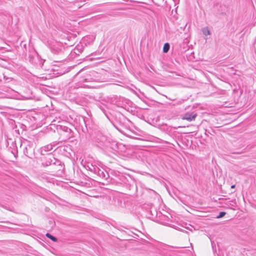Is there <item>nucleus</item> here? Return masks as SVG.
Segmentation results:
<instances>
[{
    "instance_id": "nucleus-1",
    "label": "nucleus",
    "mask_w": 256,
    "mask_h": 256,
    "mask_svg": "<svg viewBox=\"0 0 256 256\" xmlns=\"http://www.w3.org/2000/svg\"><path fill=\"white\" fill-rule=\"evenodd\" d=\"M60 134L61 136H64V140H68L72 138L73 136L72 132L68 127L66 126H60Z\"/></svg>"
},
{
    "instance_id": "nucleus-2",
    "label": "nucleus",
    "mask_w": 256,
    "mask_h": 256,
    "mask_svg": "<svg viewBox=\"0 0 256 256\" xmlns=\"http://www.w3.org/2000/svg\"><path fill=\"white\" fill-rule=\"evenodd\" d=\"M197 114L194 112H187L183 114L182 118L188 122H192L194 120Z\"/></svg>"
},
{
    "instance_id": "nucleus-3",
    "label": "nucleus",
    "mask_w": 256,
    "mask_h": 256,
    "mask_svg": "<svg viewBox=\"0 0 256 256\" xmlns=\"http://www.w3.org/2000/svg\"><path fill=\"white\" fill-rule=\"evenodd\" d=\"M52 52L54 54H58L62 49V44L61 42H56L54 44L51 46Z\"/></svg>"
},
{
    "instance_id": "nucleus-4",
    "label": "nucleus",
    "mask_w": 256,
    "mask_h": 256,
    "mask_svg": "<svg viewBox=\"0 0 256 256\" xmlns=\"http://www.w3.org/2000/svg\"><path fill=\"white\" fill-rule=\"evenodd\" d=\"M96 174L104 180H107L108 178V172L102 168L100 169Z\"/></svg>"
},
{
    "instance_id": "nucleus-5",
    "label": "nucleus",
    "mask_w": 256,
    "mask_h": 256,
    "mask_svg": "<svg viewBox=\"0 0 256 256\" xmlns=\"http://www.w3.org/2000/svg\"><path fill=\"white\" fill-rule=\"evenodd\" d=\"M53 149V145L49 144L41 148V154L43 155L45 154V152H49Z\"/></svg>"
},
{
    "instance_id": "nucleus-6",
    "label": "nucleus",
    "mask_w": 256,
    "mask_h": 256,
    "mask_svg": "<svg viewBox=\"0 0 256 256\" xmlns=\"http://www.w3.org/2000/svg\"><path fill=\"white\" fill-rule=\"evenodd\" d=\"M100 168V164H98V165H96V164H93L92 172L95 174H96Z\"/></svg>"
},
{
    "instance_id": "nucleus-7",
    "label": "nucleus",
    "mask_w": 256,
    "mask_h": 256,
    "mask_svg": "<svg viewBox=\"0 0 256 256\" xmlns=\"http://www.w3.org/2000/svg\"><path fill=\"white\" fill-rule=\"evenodd\" d=\"M202 34L205 36L210 34V32L208 27L202 28Z\"/></svg>"
},
{
    "instance_id": "nucleus-8",
    "label": "nucleus",
    "mask_w": 256,
    "mask_h": 256,
    "mask_svg": "<svg viewBox=\"0 0 256 256\" xmlns=\"http://www.w3.org/2000/svg\"><path fill=\"white\" fill-rule=\"evenodd\" d=\"M46 237H48V238H49L50 239L52 240L53 242H56L57 241V238L55 236L51 235L49 233H47L46 234Z\"/></svg>"
},
{
    "instance_id": "nucleus-9",
    "label": "nucleus",
    "mask_w": 256,
    "mask_h": 256,
    "mask_svg": "<svg viewBox=\"0 0 256 256\" xmlns=\"http://www.w3.org/2000/svg\"><path fill=\"white\" fill-rule=\"evenodd\" d=\"M170 49V44L168 43H166L163 47V52H167Z\"/></svg>"
},
{
    "instance_id": "nucleus-10",
    "label": "nucleus",
    "mask_w": 256,
    "mask_h": 256,
    "mask_svg": "<svg viewBox=\"0 0 256 256\" xmlns=\"http://www.w3.org/2000/svg\"><path fill=\"white\" fill-rule=\"evenodd\" d=\"M226 213L224 212H221L219 214L216 216L217 218H222L226 215Z\"/></svg>"
},
{
    "instance_id": "nucleus-11",
    "label": "nucleus",
    "mask_w": 256,
    "mask_h": 256,
    "mask_svg": "<svg viewBox=\"0 0 256 256\" xmlns=\"http://www.w3.org/2000/svg\"><path fill=\"white\" fill-rule=\"evenodd\" d=\"M163 218H162V220H166L168 222H171V220H170V218H172V216H170V218L168 217V216H162Z\"/></svg>"
},
{
    "instance_id": "nucleus-12",
    "label": "nucleus",
    "mask_w": 256,
    "mask_h": 256,
    "mask_svg": "<svg viewBox=\"0 0 256 256\" xmlns=\"http://www.w3.org/2000/svg\"><path fill=\"white\" fill-rule=\"evenodd\" d=\"M92 166H93V164H88L87 166L88 170L92 172Z\"/></svg>"
},
{
    "instance_id": "nucleus-13",
    "label": "nucleus",
    "mask_w": 256,
    "mask_h": 256,
    "mask_svg": "<svg viewBox=\"0 0 256 256\" xmlns=\"http://www.w3.org/2000/svg\"><path fill=\"white\" fill-rule=\"evenodd\" d=\"M118 106H122L120 104H116Z\"/></svg>"
},
{
    "instance_id": "nucleus-14",
    "label": "nucleus",
    "mask_w": 256,
    "mask_h": 256,
    "mask_svg": "<svg viewBox=\"0 0 256 256\" xmlns=\"http://www.w3.org/2000/svg\"><path fill=\"white\" fill-rule=\"evenodd\" d=\"M235 188V185H232V186H231V188Z\"/></svg>"
}]
</instances>
